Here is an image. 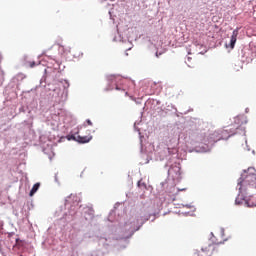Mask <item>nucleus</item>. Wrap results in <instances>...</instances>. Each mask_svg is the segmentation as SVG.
I'll return each mask as SVG.
<instances>
[{
    "label": "nucleus",
    "instance_id": "f257e3e1",
    "mask_svg": "<svg viewBox=\"0 0 256 256\" xmlns=\"http://www.w3.org/2000/svg\"><path fill=\"white\" fill-rule=\"evenodd\" d=\"M238 187L240 193L256 189V174H248L244 178H239Z\"/></svg>",
    "mask_w": 256,
    "mask_h": 256
},
{
    "label": "nucleus",
    "instance_id": "f03ea898",
    "mask_svg": "<svg viewBox=\"0 0 256 256\" xmlns=\"http://www.w3.org/2000/svg\"><path fill=\"white\" fill-rule=\"evenodd\" d=\"M143 223L144 222H141L139 224V219H137L135 217H131L122 226V231H124L125 233H129L128 235H129V237H131V235H133V233H135V231H139V229L141 228V225H143Z\"/></svg>",
    "mask_w": 256,
    "mask_h": 256
},
{
    "label": "nucleus",
    "instance_id": "7ed1b4c3",
    "mask_svg": "<svg viewBox=\"0 0 256 256\" xmlns=\"http://www.w3.org/2000/svg\"><path fill=\"white\" fill-rule=\"evenodd\" d=\"M217 253V246L215 244H208L201 248L200 256H213L217 255Z\"/></svg>",
    "mask_w": 256,
    "mask_h": 256
},
{
    "label": "nucleus",
    "instance_id": "20e7f679",
    "mask_svg": "<svg viewBox=\"0 0 256 256\" xmlns=\"http://www.w3.org/2000/svg\"><path fill=\"white\" fill-rule=\"evenodd\" d=\"M239 36V28L233 30L231 38H230V49H235V44L237 43V37Z\"/></svg>",
    "mask_w": 256,
    "mask_h": 256
},
{
    "label": "nucleus",
    "instance_id": "39448f33",
    "mask_svg": "<svg viewBox=\"0 0 256 256\" xmlns=\"http://www.w3.org/2000/svg\"><path fill=\"white\" fill-rule=\"evenodd\" d=\"M74 141H77L78 143H89L91 139H93V136L87 135V136H72Z\"/></svg>",
    "mask_w": 256,
    "mask_h": 256
},
{
    "label": "nucleus",
    "instance_id": "423d86ee",
    "mask_svg": "<svg viewBox=\"0 0 256 256\" xmlns=\"http://www.w3.org/2000/svg\"><path fill=\"white\" fill-rule=\"evenodd\" d=\"M245 203L247 207H256V195L250 196Z\"/></svg>",
    "mask_w": 256,
    "mask_h": 256
},
{
    "label": "nucleus",
    "instance_id": "0eeeda50",
    "mask_svg": "<svg viewBox=\"0 0 256 256\" xmlns=\"http://www.w3.org/2000/svg\"><path fill=\"white\" fill-rule=\"evenodd\" d=\"M234 123L236 125V129H239L243 125V117L238 116L234 118Z\"/></svg>",
    "mask_w": 256,
    "mask_h": 256
},
{
    "label": "nucleus",
    "instance_id": "6e6552de",
    "mask_svg": "<svg viewBox=\"0 0 256 256\" xmlns=\"http://www.w3.org/2000/svg\"><path fill=\"white\" fill-rule=\"evenodd\" d=\"M108 81L110 83H118V81H121V76L110 75L108 76Z\"/></svg>",
    "mask_w": 256,
    "mask_h": 256
},
{
    "label": "nucleus",
    "instance_id": "1a4fd4ad",
    "mask_svg": "<svg viewBox=\"0 0 256 256\" xmlns=\"http://www.w3.org/2000/svg\"><path fill=\"white\" fill-rule=\"evenodd\" d=\"M39 187H41V184H39V183H36L33 185L32 189L30 191V194H29L30 197H33L35 195L36 191H39Z\"/></svg>",
    "mask_w": 256,
    "mask_h": 256
},
{
    "label": "nucleus",
    "instance_id": "9d476101",
    "mask_svg": "<svg viewBox=\"0 0 256 256\" xmlns=\"http://www.w3.org/2000/svg\"><path fill=\"white\" fill-rule=\"evenodd\" d=\"M193 43L196 47H203V45L199 43V41H194Z\"/></svg>",
    "mask_w": 256,
    "mask_h": 256
},
{
    "label": "nucleus",
    "instance_id": "9b49d317",
    "mask_svg": "<svg viewBox=\"0 0 256 256\" xmlns=\"http://www.w3.org/2000/svg\"><path fill=\"white\" fill-rule=\"evenodd\" d=\"M37 64L35 63V61L29 62V66L31 68L35 67Z\"/></svg>",
    "mask_w": 256,
    "mask_h": 256
},
{
    "label": "nucleus",
    "instance_id": "f8f14e48",
    "mask_svg": "<svg viewBox=\"0 0 256 256\" xmlns=\"http://www.w3.org/2000/svg\"><path fill=\"white\" fill-rule=\"evenodd\" d=\"M184 207H186V209H193L194 208L193 205H191V204H187Z\"/></svg>",
    "mask_w": 256,
    "mask_h": 256
},
{
    "label": "nucleus",
    "instance_id": "ddd939ff",
    "mask_svg": "<svg viewBox=\"0 0 256 256\" xmlns=\"http://www.w3.org/2000/svg\"><path fill=\"white\" fill-rule=\"evenodd\" d=\"M86 123H87L88 125H90V126H92V125H93V122H91L89 119H88V120H86Z\"/></svg>",
    "mask_w": 256,
    "mask_h": 256
},
{
    "label": "nucleus",
    "instance_id": "4468645a",
    "mask_svg": "<svg viewBox=\"0 0 256 256\" xmlns=\"http://www.w3.org/2000/svg\"><path fill=\"white\" fill-rule=\"evenodd\" d=\"M236 204L241 205V202H239V199H236Z\"/></svg>",
    "mask_w": 256,
    "mask_h": 256
},
{
    "label": "nucleus",
    "instance_id": "2eb2a0df",
    "mask_svg": "<svg viewBox=\"0 0 256 256\" xmlns=\"http://www.w3.org/2000/svg\"><path fill=\"white\" fill-rule=\"evenodd\" d=\"M188 63H191V57L187 58Z\"/></svg>",
    "mask_w": 256,
    "mask_h": 256
},
{
    "label": "nucleus",
    "instance_id": "dca6fc26",
    "mask_svg": "<svg viewBox=\"0 0 256 256\" xmlns=\"http://www.w3.org/2000/svg\"><path fill=\"white\" fill-rule=\"evenodd\" d=\"M178 191H187V188L179 189Z\"/></svg>",
    "mask_w": 256,
    "mask_h": 256
},
{
    "label": "nucleus",
    "instance_id": "f3484780",
    "mask_svg": "<svg viewBox=\"0 0 256 256\" xmlns=\"http://www.w3.org/2000/svg\"><path fill=\"white\" fill-rule=\"evenodd\" d=\"M0 75H1V77H3V75H4L2 70H0Z\"/></svg>",
    "mask_w": 256,
    "mask_h": 256
},
{
    "label": "nucleus",
    "instance_id": "a211bd4d",
    "mask_svg": "<svg viewBox=\"0 0 256 256\" xmlns=\"http://www.w3.org/2000/svg\"><path fill=\"white\" fill-rule=\"evenodd\" d=\"M116 90L119 91V86H116Z\"/></svg>",
    "mask_w": 256,
    "mask_h": 256
},
{
    "label": "nucleus",
    "instance_id": "6ab92c4d",
    "mask_svg": "<svg viewBox=\"0 0 256 256\" xmlns=\"http://www.w3.org/2000/svg\"><path fill=\"white\" fill-rule=\"evenodd\" d=\"M138 185H141V182H138Z\"/></svg>",
    "mask_w": 256,
    "mask_h": 256
},
{
    "label": "nucleus",
    "instance_id": "aec40b11",
    "mask_svg": "<svg viewBox=\"0 0 256 256\" xmlns=\"http://www.w3.org/2000/svg\"><path fill=\"white\" fill-rule=\"evenodd\" d=\"M188 67H191V65H190V64H188Z\"/></svg>",
    "mask_w": 256,
    "mask_h": 256
},
{
    "label": "nucleus",
    "instance_id": "412c9836",
    "mask_svg": "<svg viewBox=\"0 0 256 256\" xmlns=\"http://www.w3.org/2000/svg\"><path fill=\"white\" fill-rule=\"evenodd\" d=\"M125 95H127V92H125Z\"/></svg>",
    "mask_w": 256,
    "mask_h": 256
}]
</instances>
